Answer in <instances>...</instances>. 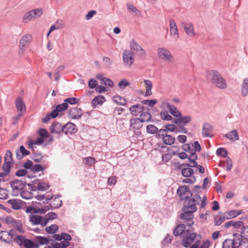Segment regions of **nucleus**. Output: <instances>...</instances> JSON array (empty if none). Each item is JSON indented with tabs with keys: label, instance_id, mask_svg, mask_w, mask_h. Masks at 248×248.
Instances as JSON below:
<instances>
[{
	"label": "nucleus",
	"instance_id": "1",
	"mask_svg": "<svg viewBox=\"0 0 248 248\" xmlns=\"http://www.w3.org/2000/svg\"><path fill=\"white\" fill-rule=\"evenodd\" d=\"M201 191H196L197 193L194 194L186 185L179 186L177 190V194L180 200L185 201L182 208L183 213L180 214V218L186 222L187 226H192L194 224L193 213L197 210L196 205L199 204V201H201V197L199 194Z\"/></svg>",
	"mask_w": 248,
	"mask_h": 248
},
{
	"label": "nucleus",
	"instance_id": "2",
	"mask_svg": "<svg viewBox=\"0 0 248 248\" xmlns=\"http://www.w3.org/2000/svg\"><path fill=\"white\" fill-rule=\"evenodd\" d=\"M186 224H179L173 230V234L175 236H178L182 238V243L185 248H188L197 237L200 238L201 235L194 232V229L191 226L186 225V222L185 221Z\"/></svg>",
	"mask_w": 248,
	"mask_h": 248
},
{
	"label": "nucleus",
	"instance_id": "3",
	"mask_svg": "<svg viewBox=\"0 0 248 248\" xmlns=\"http://www.w3.org/2000/svg\"><path fill=\"white\" fill-rule=\"evenodd\" d=\"M49 238V236L48 237L36 236L34 237L33 240L28 238L24 239L22 237L20 239H22L25 248H39L40 245H47L50 241H54Z\"/></svg>",
	"mask_w": 248,
	"mask_h": 248
},
{
	"label": "nucleus",
	"instance_id": "4",
	"mask_svg": "<svg viewBox=\"0 0 248 248\" xmlns=\"http://www.w3.org/2000/svg\"><path fill=\"white\" fill-rule=\"evenodd\" d=\"M207 77L210 79L211 83L218 88L226 89L227 83L221 74L216 70H211L207 74Z\"/></svg>",
	"mask_w": 248,
	"mask_h": 248
},
{
	"label": "nucleus",
	"instance_id": "5",
	"mask_svg": "<svg viewBox=\"0 0 248 248\" xmlns=\"http://www.w3.org/2000/svg\"><path fill=\"white\" fill-rule=\"evenodd\" d=\"M32 39V36L31 34H27L24 35L20 39L19 42V54L21 55L23 53L24 48L27 47Z\"/></svg>",
	"mask_w": 248,
	"mask_h": 248
},
{
	"label": "nucleus",
	"instance_id": "6",
	"mask_svg": "<svg viewBox=\"0 0 248 248\" xmlns=\"http://www.w3.org/2000/svg\"><path fill=\"white\" fill-rule=\"evenodd\" d=\"M157 55L161 60L170 62L173 58L170 52L164 47H159L157 49Z\"/></svg>",
	"mask_w": 248,
	"mask_h": 248
},
{
	"label": "nucleus",
	"instance_id": "7",
	"mask_svg": "<svg viewBox=\"0 0 248 248\" xmlns=\"http://www.w3.org/2000/svg\"><path fill=\"white\" fill-rule=\"evenodd\" d=\"M82 111L79 108H73L68 110V116L72 119H79L83 115Z\"/></svg>",
	"mask_w": 248,
	"mask_h": 248
},
{
	"label": "nucleus",
	"instance_id": "8",
	"mask_svg": "<svg viewBox=\"0 0 248 248\" xmlns=\"http://www.w3.org/2000/svg\"><path fill=\"white\" fill-rule=\"evenodd\" d=\"M49 130L51 133L58 134H61L62 133H64V125L62 126L60 123L55 121L50 126Z\"/></svg>",
	"mask_w": 248,
	"mask_h": 248
},
{
	"label": "nucleus",
	"instance_id": "9",
	"mask_svg": "<svg viewBox=\"0 0 248 248\" xmlns=\"http://www.w3.org/2000/svg\"><path fill=\"white\" fill-rule=\"evenodd\" d=\"M191 117L190 116H183L178 117V118H173L172 123L176 125H186L191 121Z\"/></svg>",
	"mask_w": 248,
	"mask_h": 248
},
{
	"label": "nucleus",
	"instance_id": "10",
	"mask_svg": "<svg viewBox=\"0 0 248 248\" xmlns=\"http://www.w3.org/2000/svg\"><path fill=\"white\" fill-rule=\"evenodd\" d=\"M129 110L133 116H137L145 110V107L141 104H137L131 106L129 108Z\"/></svg>",
	"mask_w": 248,
	"mask_h": 248
},
{
	"label": "nucleus",
	"instance_id": "11",
	"mask_svg": "<svg viewBox=\"0 0 248 248\" xmlns=\"http://www.w3.org/2000/svg\"><path fill=\"white\" fill-rule=\"evenodd\" d=\"M123 58L124 62L129 66L131 65L134 62V54L132 51L124 50Z\"/></svg>",
	"mask_w": 248,
	"mask_h": 248
},
{
	"label": "nucleus",
	"instance_id": "12",
	"mask_svg": "<svg viewBox=\"0 0 248 248\" xmlns=\"http://www.w3.org/2000/svg\"><path fill=\"white\" fill-rule=\"evenodd\" d=\"M64 133L66 135L74 134L78 131V127L74 123L69 122L64 125Z\"/></svg>",
	"mask_w": 248,
	"mask_h": 248
},
{
	"label": "nucleus",
	"instance_id": "13",
	"mask_svg": "<svg viewBox=\"0 0 248 248\" xmlns=\"http://www.w3.org/2000/svg\"><path fill=\"white\" fill-rule=\"evenodd\" d=\"M30 221H31L33 225H41L42 226H45L46 225L44 224L45 220L44 217L37 215H30L29 216Z\"/></svg>",
	"mask_w": 248,
	"mask_h": 248
},
{
	"label": "nucleus",
	"instance_id": "14",
	"mask_svg": "<svg viewBox=\"0 0 248 248\" xmlns=\"http://www.w3.org/2000/svg\"><path fill=\"white\" fill-rule=\"evenodd\" d=\"M161 135H162L161 133L158 135V139L162 138V141L164 144L168 145H171L174 143L175 138L171 136L170 135L162 133V136Z\"/></svg>",
	"mask_w": 248,
	"mask_h": 248
},
{
	"label": "nucleus",
	"instance_id": "15",
	"mask_svg": "<svg viewBox=\"0 0 248 248\" xmlns=\"http://www.w3.org/2000/svg\"><path fill=\"white\" fill-rule=\"evenodd\" d=\"M213 127L211 124L207 122L203 124L202 129V136L203 138H212L213 135L211 133L213 131Z\"/></svg>",
	"mask_w": 248,
	"mask_h": 248
},
{
	"label": "nucleus",
	"instance_id": "16",
	"mask_svg": "<svg viewBox=\"0 0 248 248\" xmlns=\"http://www.w3.org/2000/svg\"><path fill=\"white\" fill-rule=\"evenodd\" d=\"M149 108H145V110L142 112L140 115L139 118L141 119L142 122L149 123L153 122V117L152 114L149 112Z\"/></svg>",
	"mask_w": 248,
	"mask_h": 248
},
{
	"label": "nucleus",
	"instance_id": "17",
	"mask_svg": "<svg viewBox=\"0 0 248 248\" xmlns=\"http://www.w3.org/2000/svg\"><path fill=\"white\" fill-rule=\"evenodd\" d=\"M30 152L26 150L23 145H21L16 151V155L17 159L21 160L24 156L30 154Z\"/></svg>",
	"mask_w": 248,
	"mask_h": 248
},
{
	"label": "nucleus",
	"instance_id": "18",
	"mask_svg": "<svg viewBox=\"0 0 248 248\" xmlns=\"http://www.w3.org/2000/svg\"><path fill=\"white\" fill-rule=\"evenodd\" d=\"M170 35L175 39L179 38L178 30L174 20L172 19L170 20Z\"/></svg>",
	"mask_w": 248,
	"mask_h": 248
},
{
	"label": "nucleus",
	"instance_id": "19",
	"mask_svg": "<svg viewBox=\"0 0 248 248\" xmlns=\"http://www.w3.org/2000/svg\"><path fill=\"white\" fill-rule=\"evenodd\" d=\"M10 186L14 192L16 190L22 191L24 189L22 180L14 179L10 182Z\"/></svg>",
	"mask_w": 248,
	"mask_h": 248
},
{
	"label": "nucleus",
	"instance_id": "20",
	"mask_svg": "<svg viewBox=\"0 0 248 248\" xmlns=\"http://www.w3.org/2000/svg\"><path fill=\"white\" fill-rule=\"evenodd\" d=\"M130 46L132 50L136 51L139 55H145L144 50L134 40H132L130 42Z\"/></svg>",
	"mask_w": 248,
	"mask_h": 248
},
{
	"label": "nucleus",
	"instance_id": "21",
	"mask_svg": "<svg viewBox=\"0 0 248 248\" xmlns=\"http://www.w3.org/2000/svg\"><path fill=\"white\" fill-rule=\"evenodd\" d=\"M53 108H54L52 110L54 112L56 116H61L60 113L66 110L68 108V105L64 102L62 104L54 106Z\"/></svg>",
	"mask_w": 248,
	"mask_h": 248
},
{
	"label": "nucleus",
	"instance_id": "22",
	"mask_svg": "<svg viewBox=\"0 0 248 248\" xmlns=\"http://www.w3.org/2000/svg\"><path fill=\"white\" fill-rule=\"evenodd\" d=\"M7 203L11 204L12 208L15 210H18L22 208L21 205L25 202L20 199H10L7 201Z\"/></svg>",
	"mask_w": 248,
	"mask_h": 248
},
{
	"label": "nucleus",
	"instance_id": "23",
	"mask_svg": "<svg viewBox=\"0 0 248 248\" xmlns=\"http://www.w3.org/2000/svg\"><path fill=\"white\" fill-rule=\"evenodd\" d=\"M16 109L20 111V115H23L26 112V105L21 97H18L15 102Z\"/></svg>",
	"mask_w": 248,
	"mask_h": 248
},
{
	"label": "nucleus",
	"instance_id": "24",
	"mask_svg": "<svg viewBox=\"0 0 248 248\" xmlns=\"http://www.w3.org/2000/svg\"><path fill=\"white\" fill-rule=\"evenodd\" d=\"M130 127L134 129L139 130L141 128L143 124L141 119L139 118H132L130 120Z\"/></svg>",
	"mask_w": 248,
	"mask_h": 248
},
{
	"label": "nucleus",
	"instance_id": "25",
	"mask_svg": "<svg viewBox=\"0 0 248 248\" xmlns=\"http://www.w3.org/2000/svg\"><path fill=\"white\" fill-rule=\"evenodd\" d=\"M69 241V240H64L59 243L54 240L52 243L54 246V248H68L69 246L74 247V244Z\"/></svg>",
	"mask_w": 248,
	"mask_h": 248
},
{
	"label": "nucleus",
	"instance_id": "26",
	"mask_svg": "<svg viewBox=\"0 0 248 248\" xmlns=\"http://www.w3.org/2000/svg\"><path fill=\"white\" fill-rule=\"evenodd\" d=\"M21 237L24 239H27L25 236L21 235H9L10 240L12 241V243L14 242L20 247H23L25 248V245H23L22 239H20Z\"/></svg>",
	"mask_w": 248,
	"mask_h": 248
},
{
	"label": "nucleus",
	"instance_id": "27",
	"mask_svg": "<svg viewBox=\"0 0 248 248\" xmlns=\"http://www.w3.org/2000/svg\"><path fill=\"white\" fill-rule=\"evenodd\" d=\"M185 31L186 34L190 37L194 36L195 32L194 31L193 25L191 23H183Z\"/></svg>",
	"mask_w": 248,
	"mask_h": 248
},
{
	"label": "nucleus",
	"instance_id": "28",
	"mask_svg": "<svg viewBox=\"0 0 248 248\" xmlns=\"http://www.w3.org/2000/svg\"><path fill=\"white\" fill-rule=\"evenodd\" d=\"M174 124H167L164 126V128L160 129V133L162 135V133L167 134L169 131L177 132V128Z\"/></svg>",
	"mask_w": 248,
	"mask_h": 248
},
{
	"label": "nucleus",
	"instance_id": "29",
	"mask_svg": "<svg viewBox=\"0 0 248 248\" xmlns=\"http://www.w3.org/2000/svg\"><path fill=\"white\" fill-rule=\"evenodd\" d=\"M106 101L105 97L99 95L95 96L92 101V106L93 108H95L98 105H101Z\"/></svg>",
	"mask_w": 248,
	"mask_h": 248
},
{
	"label": "nucleus",
	"instance_id": "30",
	"mask_svg": "<svg viewBox=\"0 0 248 248\" xmlns=\"http://www.w3.org/2000/svg\"><path fill=\"white\" fill-rule=\"evenodd\" d=\"M160 129L154 124H148L146 126V132L150 134H155V137L158 138V135L160 134Z\"/></svg>",
	"mask_w": 248,
	"mask_h": 248
},
{
	"label": "nucleus",
	"instance_id": "31",
	"mask_svg": "<svg viewBox=\"0 0 248 248\" xmlns=\"http://www.w3.org/2000/svg\"><path fill=\"white\" fill-rule=\"evenodd\" d=\"M167 108L170 112L175 117L178 118V117L181 116V112L178 110L177 108L174 105H170L169 103L167 104Z\"/></svg>",
	"mask_w": 248,
	"mask_h": 248
},
{
	"label": "nucleus",
	"instance_id": "32",
	"mask_svg": "<svg viewBox=\"0 0 248 248\" xmlns=\"http://www.w3.org/2000/svg\"><path fill=\"white\" fill-rule=\"evenodd\" d=\"M244 225V222L241 221H233L232 220L228 221L224 224V226L226 228H228L230 226H232L235 228H239Z\"/></svg>",
	"mask_w": 248,
	"mask_h": 248
},
{
	"label": "nucleus",
	"instance_id": "33",
	"mask_svg": "<svg viewBox=\"0 0 248 248\" xmlns=\"http://www.w3.org/2000/svg\"><path fill=\"white\" fill-rule=\"evenodd\" d=\"M241 94L244 96L248 94V78H245L241 85Z\"/></svg>",
	"mask_w": 248,
	"mask_h": 248
},
{
	"label": "nucleus",
	"instance_id": "34",
	"mask_svg": "<svg viewBox=\"0 0 248 248\" xmlns=\"http://www.w3.org/2000/svg\"><path fill=\"white\" fill-rule=\"evenodd\" d=\"M236 243L232 241V239H226L222 244V248H238Z\"/></svg>",
	"mask_w": 248,
	"mask_h": 248
},
{
	"label": "nucleus",
	"instance_id": "35",
	"mask_svg": "<svg viewBox=\"0 0 248 248\" xmlns=\"http://www.w3.org/2000/svg\"><path fill=\"white\" fill-rule=\"evenodd\" d=\"M0 240L7 244L12 243V241L10 240L7 231H1L0 232Z\"/></svg>",
	"mask_w": 248,
	"mask_h": 248
},
{
	"label": "nucleus",
	"instance_id": "36",
	"mask_svg": "<svg viewBox=\"0 0 248 248\" xmlns=\"http://www.w3.org/2000/svg\"><path fill=\"white\" fill-rule=\"evenodd\" d=\"M44 224L46 225L48 221L50 220L56 219L57 217V215L55 212H49L46 214L44 217Z\"/></svg>",
	"mask_w": 248,
	"mask_h": 248
},
{
	"label": "nucleus",
	"instance_id": "37",
	"mask_svg": "<svg viewBox=\"0 0 248 248\" xmlns=\"http://www.w3.org/2000/svg\"><path fill=\"white\" fill-rule=\"evenodd\" d=\"M43 155L41 152H38L33 150L32 156L31 157V159L33 160L35 162L40 163L43 159Z\"/></svg>",
	"mask_w": 248,
	"mask_h": 248
},
{
	"label": "nucleus",
	"instance_id": "38",
	"mask_svg": "<svg viewBox=\"0 0 248 248\" xmlns=\"http://www.w3.org/2000/svg\"><path fill=\"white\" fill-rule=\"evenodd\" d=\"M194 173V170L190 168H184L182 169L181 174L185 177L192 176Z\"/></svg>",
	"mask_w": 248,
	"mask_h": 248
},
{
	"label": "nucleus",
	"instance_id": "39",
	"mask_svg": "<svg viewBox=\"0 0 248 248\" xmlns=\"http://www.w3.org/2000/svg\"><path fill=\"white\" fill-rule=\"evenodd\" d=\"M113 101L117 105L120 106H126V101L125 98L121 97L119 95H116L113 97Z\"/></svg>",
	"mask_w": 248,
	"mask_h": 248
},
{
	"label": "nucleus",
	"instance_id": "40",
	"mask_svg": "<svg viewBox=\"0 0 248 248\" xmlns=\"http://www.w3.org/2000/svg\"><path fill=\"white\" fill-rule=\"evenodd\" d=\"M59 229V227L56 224H52L49 226L46 227L45 231L49 234L55 233Z\"/></svg>",
	"mask_w": 248,
	"mask_h": 248
},
{
	"label": "nucleus",
	"instance_id": "41",
	"mask_svg": "<svg viewBox=\"0 0 248 248\" xmlns=\"http://www.w3.org/2000/svg\"><path fill=\"white\" fill-rule=\"evenodd\" d=\"M233 236L234 238L232 239V241H234L235 243L237 242L236 246H237L238 248H239L241 245L243 238L241 237V234H239L237 233H234Z\"/></svg>",
	"mask_w": 248,
	"mask_h": 248
},
{
	"label": "nucleus",
	"instance_id": "42",
	"mask_svg": "<svg viewBox=\"0 0 248 248\" xmlns=\"http://www.w3.org/2000/svg\"><path fill=\"white\" fill-rule=\"evenodd\" d=\"M13 225L19 232L21 233L24 232V230L23 229V225L20 220L16 219Z\"/></svg>",
	"mask_w": 248,
	"mask_h": 248
},
{
	"label": "nucleus",
	"instance_id": "43",
	"mask_svg": "<svg viewBox=\"0 0 248 248\" xmlns=\"http://www.w3.org/2000/svg\"><path fill=\"white\" fill-rule=\"evenodd\" d=\"M20 196L25 200L31 199L33 198V193L28 191L22 190L20 192Z\"/></svg>",
	"mask_w": 248,
	"mask_h": 248
},
{
	"label": "nucleus",
	"instance_id": "44",
	"mask_svg": "<svg viewBox=\"0 0 248 248\" xmlns=\"http://www.w3.org/2000/svg\"><path fill=\"white\" fill-rule=\"evenodd\" d=\"M4 162L10 163H14L13 159V155L10 150H7L4 155Z\"/></svg>",
	"mask_w": 248,
	"mask_h": 248
},
{
	"label": "nucleus",
	"instance_id": "45",
	"mask_svg": "<svg viewBox=\"0 0 248 248\" xmlns=\"http://www.w3.org/2000/svg\"><path fill=\"white\" fill-rule=\"evenodd\" d=\"M160 116L161 119L164 121H170L171 120L172 122L173 118L172 116L168 114V112L166 111H162L160 113Z\"/></svg>",
	"mask_w": 248,
	"mask_h": 248
},
{
	"label": "nucleus",
	"instance_id": "46",
	"mask_svg": "<svg viewBox=\"0 0 248 248\" xmlns=\"http://www.w3.org/2000/svg\"><path fill=\"white\" fill-rule=\"evenodd\" d=\"M14 164V163H10L7 162H4L2 166L1 169L3 171L9 174L11 171V168L13 166Z\"/></svg>",
	"mask_w": 248,
	"mask_h": 248
},
{
	"label": "nucleus",
	"instance_id": "47",
	"mask_svg": "<svg viewBox=\"0 0 248 248\" xmlns=\"http://www.w3.org/2000/svg\"><path fill=\"white\" fill-rule=\"evenodd\" d=\"M216 154L218 156H221L223 157H226L228 155V152L225 148L223 147H220L217 150Z\"/></svg>",
	"mask_w": 248,
	"mask_h": 248
},
{
	"label": "nucleus",
	"instance_id": "48",
	"mask_svg": "<svg viewBox=\"0 0 248 248\" xmlns=\"http://www.w3.org/2000/svg\"><path fill=\"white\" fill-rule=\"evenodd\" d=\"M50 187V185L44 182L39 183L37 185V190L39 191H44L47 190Z\"/></svg>",
	"mask_w": 248,
	"mask_h": 248
},
{
	"label": "nucleus",
	"instance_id": "49",
	"mask_svg": "<svg viewBox=\"0 0 248 248\" xmlns=\"http://www.w3.org/2000/svg\"><path fill=\"white\" fill-rule=\"evenodd\" d=\"M57 116L52 110L50 113H47L46 117L42 119V122L45 123H47L51 118L54 119Z\"/></svg>",
	"mask_w": 248,
	"mask_h": 248
},
{
	"label": "nucleus",
	"instance_id": "50",
	"mask_svg": "<svg viewBox=\"0 0 248 248\" xmlns=\"http://www.w3.org/2000/svg\"><path fill=\"white\" fill-rule=\"evenodd\" d=\"M31 11L32 15L33 18H38L40 17L43 13V10L41 8L35 9Z\"/></svg>",
	"mask_w": 248,
	"mask_h": 248
},
{
	"label": "nucleus",
	"instance_id": "51",
	"mask_svg": "<svg viewBox=\"0 0 248 248\" xmlns=\"http://www.w3.org/2000/svg\"><path fill=\"white\" fill-rule=\"evenodd\" d=\"M79 100L76 97H69L64 100V103L69 104L70 105H75L78 103Z\"/></svg>",
	"mask_w": 248,
	"mask_h": 248
},
{
	"label": "nucleus",
	"instance_id": "52",
	"mask_svg": "<svg viewBox=\"0 0 248 248\" xmlns=\"http://www.w3.org/2000/svg\"><path fill=\"white\" fill-rule=\"evenodd\" d=\"M226 219V217L221 216L217 218V216L214 217V224L215 226H219Z\"/></svg>",
	"mask_w": 248,
	"mask_h": 248
},
{
	"label": "nucleus",
	"instance_id": "53",
	"mask_svg": "<svg viewBox=\"0 0 248 248\" xmlns=\"http://www.w3.org/2000/svg\"><path fill=\"white\" fill-rule=\"evenodd\" d=\"M241 237L243 238L244 239H248V226H244L242 228Z\"/></svg>",
	"mask_w": 248,
	"mask_h": 248
},
{
	"label": "nucleus",
	"instance_id": "54",
	"mask_svg": "<svg viewBox=\"0 0 248 248\" xmlns=\"http://www.w3.org/2000/svg\"><path fill=\"white\" fill-rule=\"evenodd\" d=\"M33 164L32 161L31 160L28 159L27 161L23 164V167L26 170H30L32 171V169L33 168Z\"/></svg>",
	"mask_w": 248,
	"mask_h": 248
},
{
	"label": "nucleus",
	"instance_id": "55",
	"mask_svg": "<svg viewBox=\"0 0 248 248\" xmlns=\"http://www.w3.org/2000/svg\"><path fill=\"white\" fill-rule=\"evenodd\" d=\"M38 134L41 137L44 139H47L48 137V133L45 128H40L38 131Z\"/></svg>",
	"mask_w": 248,
	"mask_h": 248
},
{
	"label": "nucleus",
	"instance_id": "56",
	"mask_svg": "<svg viewBox=\"0 0 248 248\" xmlns=\"http://www.w3.org/2000/svg\"><path fill=\"white\" fill-rule=\"evenodd\" d=\"M127 8L137 15H139L140 14V11L131 4H127Z\"/></svg>",
	"mask_w": 248,
	"mask_h": 248
},
{
	"label": "nucleus",
	"instance_id": "57",
	"mask_svg": "<svg viewBox=\"0 0 248 248\" xmlns=\"http://www.w3.org/2000/svg\"><path fill=\"white\" fill-rule=\"evenodd\" d=\"M44 170L45 168L43 167L41 165L37 164L33 166L31 171L33 173H35L38 171H43Z\"/></svg>",
	"mask_w": 248,
	"mask_h": 248
},
{
	"label": "nucleus",
	"instance_id": "58",
	"mask_svg": "<svg viewBox=\"0 0 248 248\" xmlns=\"http://www.w3.org/2000/svg\"><path fill=\"white\" fill-rule=\"evenodd\" d=\"M225 214H227V216H226V219L232 218L237 217L236 210L227 211Z\"/></svg>",
	"mask_w": 248,
	"mask_h": 248
},
{
	"label": "nucleus",
	"instance_id": "59",
	"mask_svg": "<svg viewBox=\"0 0 248 248\" xmlns=\"http://www.w3.org/2000/svg\"><path fill=\"white\" fill-rule=\"evenodd\" d=\"M33 18L31 11L26 13L23 17V22H27L28 21L31 20Z\"/></svg>",
	"mask_w": 248,
	"mask_h": 248
},
{
	"label": "nucleus",
	"instance_id": "60",
	"mask_svg": "<svg viewBox=\"0 0 248 248\" xmlns=\"http://www.w3.org/2000/svg\"><path fill=\"white\" fill-rule=\"evenodd\" d=\"M129 85V82L125 79H122L118 84L119 88L121 89H124Z\"/></svg>",
	"mask_w": 248,
	"mask_h": 248
},
{
	"label": "nucleus",
	"instance_id": "61",
	"mask_svg": "<svg viewBox=\"0 0 248 248\" xmlns=\"http://www.w3.org/2000/svg\"><path fill=\"white\" fill-rule=\"evenodd\" d=\"M102 83L105 85H107L109 87H113L114 86L113 82L110 78H104V80Z\"/></svg>",
	"mask_w": 248,
	"mask_h": 248
},
{
	"label": "nucleus",
	"instance_id": "62",
	"mask_svg": "<svg viewBox=\"0 0 248 248\" xmlns=\"http://www.w3.org/2000/svg\"><path fill=\"white\" fill-rule=\"evenodd\" d=\"M172 238L173 236L171 234H168L162 241V245H166L167 244L170 243L172 241Z\"/></svg>",
	"mask_w": 248,
	"mask_h": 248
},
{
	"label": "nucleus",
	"instance_id": "63",
	"mask_svg": "<svg viewBox=\"0 0 248 248\" xmlns=\"http://www.w3.org/2000/svg\"><path fill=\"white\" fill-rule=\"evenodd\" d=\"M27 170H26L25 169H19L16 172L15 175L17 177H22L25 176L27 174Z\"/></svg>",
	"mask_w": 248,
	"mask_h": 248
},
{
	"label": "nucleus",
	"instance_id": "64",
	"mask_svg": "<svg viewBox=\"0 0 248 248\" xmlns=\"http://www.w3.org/2000/svg\"><path fill=\"white\" fill-rule=\"evenodd\" d=\"M97 84V82L96 80L91 78L89 80L88 83L89 87L90 89H94V88H96Z\"/></svg>",
	"mask_w": 248,
	"mask_h": 248
}]
</instances>
